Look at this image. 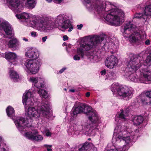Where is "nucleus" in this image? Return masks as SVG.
I'll return each instance as SVG.
<instances>
[{
  "label": "nucleus",
  "instance_id": "39",
  "mask_svg": "<svg viewBox=\"0 0 151 151\" xmlns=\"http://www.w3.org/2000/svg\"><path fill=\"white\" fill-rule=\"evenodd\" d=\"M36 141H41L43 139L42 136L40 135H36Z\"/></svg>",
  "mask_w": 151,
  "mask_h": 151
},
{
  "label": "nucleus",
  "instance_id": "55",
  "mask_svg": "<svg viewBox=\"0 0 151 151\" xmlns=\"http://www.w3.org/2000/svg\"><path fill=\"white\" fill-rule=\"evenodd\" d=\"M87 4H89L91 2V0H83Z\"/></svg>",
  "mask_w": 151,
  "mask_h": 151
},
{
  "label": "nucleus",
  "instance_id": "36",
  "mask_svg": "<svg viewBox=\"0 0 151 151\" xmlns=\"http://www.w3.org/2000/svg\"><path fill=\"white\" fill-rule=\"evenodd\" d=\"M121 111L120 114H119V117L121 119L125 120V115L124 114V111L123 109H122Z\"/></svg>",
  "mask_w": 151,
  "mask_h": 151
},
{
  "label": "nucleus",
  "instance_id": "41",
  "mask_svg": "<svg viewBox=\"0 0 151 151\" xmlns=\"http://www.w3.org/2000/svg\"><path fill=\"white\" fill-rule=\"evenodd\" d=\"M30 80L32 83H34V84L39 81V80L37 78L34 77L31 78Z\"/></svg>",
  "mask_w": 151,
  "mask_h": 151
},
{
  "label": "nucleus",
  "instance_id": "46",
  "mask_svg": "<svg viewBox=\"0 0 151 151\" xmlns=\"http://www.w3.org/2000/svg\"><path fill=\"white\" fill-rule=\"evenodd\" d=\"M129 112V107L126 108L124 110V112L126 114H128Z\"/></svg>",
  "mask_w": 151,
  "mask_h": 151
},
{
  "label": "nucleus",
  "instance_id": "64",
  "mask_svg": "<svg viewBox=\"0 0 151 151\" xmlns=\"http://www.w3.org/2000/svg\"><path fill=\"white\" fill-rule=\"evenodd\" d=\"M2 140V138L1 137H0V142H1Z\"/></svg>",
  "mask_w": 151,
  "mask_h": 151
},
{
  "label": "nucleus",
  "instance_id": "42",
  "mask_svg": "<svg viewBox=\"0 0 151 151\" xmlns=\"http://www.w3.org/2000/svg\"><path fill=\"white\" fill-rule=\"evenodd\" d=\"M81 57L77 54L75 55L73 57V59L75 60H79Z\"/></svg>",
  "mask_w": 151,
  "mask_h": 151
},
{
  "label": "nucleus",
  "instance_id": "34",
  "mask_svg": "<svg viewBox=\"0 0 151 151\" xmlns=\"http://www.w3.org/2000/svg\"><path fill=\"white\" fill-rule=\"evenodd\" d=\"M104 7L102 5H98L97 6L96 10L98 12V14H99L104 9Z\"/></svg>",
  "mask_w": 151,
  "mask_h": 151
},
{
  "label": "nucleus",
  "instance_id": "22",
  "mask_svg": "<svg viewBox=\"0 0 151 151\" xmlns=\"http://www.w3.org/2000/svg\"><path fill=\"white\" fill-rule=\"evenodd\" d=\"M37 132L36 131L32 134H30L29 132H27L25 133V136L30 140L36 141V135L37 134Z\"/></svg>",
  "mask_w": 151,
  "mask_h": 151
},
{
  "label": "nucleus",
  "instance_id": "7",
  "mask_svg": "<svg viewBox=\"0 0 151 151\" xmlns=\"http://www.w3.org/2000/svg\"><path fill=\"white\" fill-rule=\"evenodd\" d=\"M104 40V38L102 36L94 35L91 38L90 41L83 42L81 45V47L84 51H88L91 50L93 46L101 43Z\"/></svg>",
  "mask_w": 151,
  "mask_h": 151
},
{
  "label": "nucleus",
  "instance_id": "2",
  "mask_svg": "<svg viewBox=\"0 0 151 151\" xmlns=\"http://www.w3.org/2000/svg\"><path fill=\"white\" fill-rule=\"evenodd\" d=\"M84 114L88 116V119L93 123H97L99 118L97 113L91 106L85 104H81L78 106L73 108L70 116L73 118L76 117L78 114Z\"/></svg>",
  "mask_w": 151,
  "mask_h": 151
},
{
  "label": "nucleus",
  "instance_id": "57",
  "mask_svg": "<svg viewBox=\"0 0 151 151\" xmlns=\"http://www.w3.org/2000/svg\"><path fill=\"white\" fill-rule=\"evenodd\" d=\"M69 91L72 92H74L75 91V90L74 89H71L69 90Z\"/></svg>",
  "mask_w": 151,
  "mask_h": 151
},
{
  "label": "nucleus",
  "instance_id": "25",
  "mask_svg": "<svg viewBox=\"0 0 151 151\" xmlns=\"http://www.w3.org/2000/svg\"><path fill=\"white\" fill-rule=\"evenodd\" d=\"M16 16L18 19H23L24 20H25L29 17L28 14L26 13H24L21 14H16Z\"/></svg>",
  "mask_w": 151,
  "mask_h": 151
},
{
  "label": "nucleus",
  "instance_id": "28",
  "mask_svg": "<svg viewBox=\"0 0 151 151\" xmlns=\"http://www.w3.org/2000/svg\"><path fill=\"white\" fill-rule=\"evenodd\" d=\"M31 95V93L28 92L26 93H24L22 97V101L23 104L24 105H27V101L29 97V96Z\"/></svg>",
  "mask_w": 151,
  "mask_h": 151
},
{
  "label": "nucleus",
  "instance_id": "8",
  "mask_svg": "<svg viewBox=\"0 0 151 151\" xmlns=\"http://www.w3.org/2000/svg\"><path fill=\"white\" fill-rule=\"evenodd\" d=\"M26 121V119L22 117L14 120V122L19 130L22 131L25 129Z\"/></svg>",
  "mask_w": 151,
  "mask_h": 151
},
{
  "label": "nucleus",
  "instance_id": "33",
  "mask_svg": "<svg viewBox=\"0 0 151 151\" xmlns=\"http://www.w3.org/2000/svg\"><path fill=\"white\" fill-rule=\"evenodd\" d=\"M44 86V82H40V81H38L37 83L34 84V86L37 88H40L43 87Z\"/></svg>",
  "mask_w": 151,
  "mask_h": 151
},
{
  "label": "nucleus",
  "instance_id": "63",
  "mask_svg": "<svg viewBox=\"0 0 151 151\" xmlns=\"http://www.w3.org/2000/svg\"><path fill=\"white\" fill-rule=\"evenodd\" d=\"M57 1H58L59 3H61L62 2V0H56Z\"/></svg>",
  "mask_w": 151,
  "mask_h": 151
},
{
  "label": "nucleus",
  "instance_id": "21",
  "mask_svg": "<svg viewBox=\"0 0 151 151\" xmlns=\"http://www.w3.org/2000/svg\"><path fill=\"white\" fill-rule=\"evenodd\" d=\"M144 121V118L141 116H137L134 117L133 122L136 125H139L142 123Z\"/></svg>",
  "mask_w": 151,
  "mask_h": 151
},
{
  "label": "nucleus",
  "instance_id": "58",
  "mask_svg": "<svg viewBox=\"0 0 151 151\" xmlns=\"http://www.w3.org/2000/svg\"><path fill=\"white\" fill-rule=\"evenodd\" d=\"M23 40L25 41L26 42H27L28 41V39L26 38L25 37H23Z\"/></svg>",
  "mask_w": 151,
  "mask_h": 151
},
{
  "label": "nucleus",
  "instance_id": "6",
  "mask_svg": "<svg viewBox=\"0 0 151 151\" xmlns=\"http://www.w3.org/2000/svg\"><path fill=\"white\" fill-rule=\"evenodd\" d=\"M22 61V63L33 74L38 72L39 68L41 65V62L36 59H24Z\"/></svg>",
  "mask_w": 151,
  "mask_h": 151
},
{
  "label": "nucleus",
  "instance_id": "24",
  "mask_svg": "<svg viewBox=\"0 0 151 151\" xmlns=\"http://www.w3.org/2000/svg\"><path fill=\"white\" fill-rule=\"evenodd\" d=\"M144 12L147 17L149 16L151 18V4L145 6Z\"/></svg>",
  "mask_w": 151,
  "mask_h": 151
},
{
  "label": "nucleus",
  "instance_id": "16",
  "mask_svg": "<svg viewBox=\"0 0 151 151\" xmlns=\"http://www.w3.org/2000/svg\"><path fill=\"white\" fill-rule=\"evenodd\" d=\"M132 34L134 35V36H132L130 39V40L133 42H136L141 38V36L140 33L136 31H134V33H132Z\"/></svg>",
  "mask_w": 151,
  "mask_h": 151
},
{
  "label": "nucleus",
  "instance_id": "59",
  "mask_svg": "<svg viewBox=\"0 0 151 151\" xmlns=\"http://www.w3.org/2000/svg\"><path fill=\"white\" fill-rule=\"evenodd\" d=\"M109 4L110 5H111V3L110 2H106L105 3V5H106L107 4Z\"/></svg>",
  "mask_w": 151,
  "mask_h": 151
},
{
  "label": "nucleus",
  "instance_id": "20",
  "mask_svg": "<svg viewBox=\"0 0 151 151\" xmlns=\"http://www.w3.org/2000/svg\"><path fill=\"white\" fill-rule=\"evenodd\" d=\"M10 76L11 78L14 81H17L19 78V75L17 72L12 70H10L9 71Z\"/></svg>",
  "mask_w": 151,
  "mask_h": 151
},
{
  "label": "nucleus",
  "instance_id": "61",
  "mask_svg": "<svg viewBox=\"0 0 151 151\" xmlns=\"http://www.w3.org/2000/svg\"><path fill=\"white\" fill-rule=\"evenodd\" d=\"M110 73L111 76H113L114 74V73L112 72H111Z\"/></svg>",
  "mask_w": 151,
  "mask_h": 151
},
{
  "label": "nucleus",
  "instance_id": "38",
  "mask_svg": "<svg viewBox=\"0 0 151 151\" xmlns=\"http://www.w3.org/2000/svg\"><path fill=\"white\" fill-rule=\"evenodd\" d=\"M44 147L46 148L47 151H52V149L51 148L52 147V145H51L45 144L44 145Z\"/></svg>",
  "mask_w": 151,
  "mask_h": 151
},
{
  "label": "nucleus",
  "instance_id": "52",
  "mask_svg": "<svg viewBox=\"0 0 151 151\" xmlns=\"http://www.w3.org/2000/svg\"><path fill=\"white\" fill-rule=\"evenodd\" d=\"M31 35L32 36L35 37L36 35V32H31Z\"/></svg>",
  "mask_w": 151,
  "mask_h": 151
},
{
  "label": "nucleus",
  "instance_id": "29",
  "mask_svg": "<svg viewBox=\"0 0 151 151\" xmlns=\"http://www.w3.org/2000/svg\"><path fill=\"white\" fill-rule=\"evenodd\" d=\"M27 3L29 8L32 9L35 6L36 4V0H27Z\"/></svg>",
  "mask_w": 151,
  "mask_h": 151
},
{
  "label": "nucleus",
  "instance_id": "32",
  "mask_svg": "<svg viewBox=\"0 0 151 151\" xmlns=\"http://www.w3.org/2000/svg\"><path fill=\"white\" fill-rule=\"evenodd\" d=\"M40 27L43 31L50 30V28L47 27V22H44L40 25Z\"/></svg>",
  "mask_w": 151,
  "mask_h": 151
},
{
  "label": "nucleus",
  "instance_id": "60",
  "mask_svg": "<svg viewBox=\"0 0 151 151\" xmlns=\"http://www.w3.org/2000/svg\"><path fill=\"white\" fill-rule=\"evenodd\" d=\"M32 22L33 23V24L35 25H36L37 22L35 21V20L34 21H32Z\"/></svg>",
  "mask_w": 151,
  "mask_h": 151
},
{
  "label": "nucleus",
  "instance_id": "30",
  "mask_svg": "<svg viewBox=\"0 0 151 151\" xmlns=\"http://www.w3.org/2000/svg\"><path fill=\"white\" fill-rule=\"evenodd\" d=\"M89 144L88 142H86L79 149V151H86L88 149Z\"/></svg>",
  "mask_w": 151,
  "mask_h": 151
},
{
  "label": "nucleus",
  "instance_id": "40",
  "mask_svg": "<svg viewBox=\"0 0 151 151\" xmlns=\"http://www.w3.org/2000/svg\"><path fill=\"white\" fill-rule=\"evenodd\" d=\"M145 95L151 100V90L147 91L145 93Z\"/></svg>",
  "mask_w": 151,
  "mask_h": 151
},
{
  "label": "nucleus",
  "instance_id": "13",
  "mask_svg": "<svg viewBox=\"0 0 151 151\" xmlns=\"http://www.w3.org/2000/svg\"><path fill=\"white\" fill-rule=\"evenodd\" d=\"M117 142H125L127 145H129V142L131 141V139L129 136L126 137L119 135L116 138Z\"/></svg>",
  "mask_w": 151,
  "mask_h": 151
},
{
  "label": "nucleus",
  "instance_id": "43",
  "mask_svg": "<svg viewBox=\"0 0 151 151\" xmlns=\"http://www.w3.org/2000/svg\"><path fill=\"white\" fill-rule=\"evenodd\" d=\"M47 27H48L50 28V30L54 28V26L52 25L51 24H50L48 22H47Z\"/></svg>",
  "mask_w": 151,
  "mask_h": 151
},
{
  "label": "nucleus",
  "instance_id": "18",
  "mask_svg": "<svg viewBox=\"0 0 151 151\" xmlns=\"http://www.w3.org/2000/svg\"><path fill=\"white\" fill-rule=\"evenodd\" d=\"M17 57V55L13 52H9L5 54V58L9 61L14 60Z\"/></svg>",
  "mask_w": 151,
  "mask_h": 151
},
{
  "label": "nucleus",
  "instance_id": "50",
  "mask_svg": "<svg viewBox=\"0 0 151 151\" xmlns=\"http://www.w3.org/2000/svg\"><path fill=\"white\" fill-rule=\"evenodd\" d=\"M47 36H45L42 38V40L43 42H45L46 41V40L47 39Z\"/></svg>",
  "mask_w": 151,
  "mask_h": 151
},
{
  "label": "nucleus",
  "instance_id": "54",
  "mask_svg": "<svg viewBox=\"0 0 151 151\" xmlns=\"http://www.w3.org/2000/svg\"><path fill=\"white\" fill-rule=\"evenodd\" d=\"M107 151H119L117 149H111L107 150Z\"/></svg>",
  "mask_w": 151,
  "mask_h": 151
},
{
  "label": "nucleus",
  "instance_id": "23",
  "mask_svg": "<svg viewBox=\"0 0 151 151\" xmlns=\"http://www.w3.org/2000/svg\"><path fill=\"white\" fill-rule=\"evenodd\" d=\"M65 19L66 18L63 16L60 15L56 19L55 22L61 27Z\"/></svg>",
  "mask_w": 151,
  "mask_h": 151
},
{
  "label": "nucleus",
  "instance_id": "48",
  "mask_svg": "<svg viewBox=\"0 0 151 151\" xmlns=\"http://www.w3.org/2000/svg\"><path fill=\"white\" fill-rule=\"evenodd\" d=\"M101 75H104L106 73V70L105 69L101 71Z\"/></svg>",
  "mask_w": 151,
  "mask_h": 151
},
{
  "label": "nucleus",
  "instance_id": "49",
  "mask_svg": "<svg viewBox=\"0 0 151 151\" xmlns=\"http://www.w3.org/2000/svg\"><path fill=\"white\" fill-rule=\"evenodd\" d=\"M66 69V68H63L60 70L59 71V73H62L64 71H65Z\"/></svg>",
  "mask_w": 151,
  "mask_h": 151
},
{
  "label": "nucleus",
  "instance_id": "37",
  "mask_svg": "<svg viewBox=\"0 0 151 151\" xmlns=\"http://www.w3.org/2000/svg\"><path fill=\"white\" fill-rule=\"evenodd\" d=\"M41 93L43 97L45 99L47 98L48 97V94L46 91L44 90H42L41 92Z\"/></svg>",
  "mask_w": 151,
  "mask_h": 151
},
{
  "label": "nucleus",
  "instance_id": "1",
  "mask_svg": "<svg viewBox=\"0 0 151 151\" xmlns=\"http://www.w3.org/2000/svg\"><path fill=\"white\" fill-rule=\"evenodd\" d=\"M142 56L141 54L133 55L130 58L128 63V66L131 68H126L123 75L129 77L134 72L136 71L140 68V72L141 76H142L146 81H151V71L149 69V67L151 65V51L149 53L145 61H140Z\"/></svg>",
  "mask_w": 151,
  "mask_h": 151
},
{
  "label": "nucleus",
  "instance_id": "4",
  "mask_svg": "<svg viewBox=\"0 0 151 151\" xmlns=\"http://www.w3.org/2000/svg\"><path fill=\"white\" fill-rule=\"evenodd\" d=\"M50 105L47 103V104H43L41 106L38 107V109L40 111V114H38V111L33 107H29L27 109H25V111H27V114L30 117H37L40 115L45 116L48 114L50 110Z\"/></svg>",
  "mask_w": 151,
  "mask_h": 151
},
{
  "label": "nucleus",
  "instance_id": "12",
  "mask_svg": "<svg viewBox=\"0 0 151 151\" xmlns=\"http://www.w3.org/2000/svg\"><path fill=\"white\" fill-rule=\"evenodd\" d=\"M61 27L62 28H63L64 29H66L69 28V29L68 30L69 32H71L73 28L69 20L68 19H66Z\"/></svg>",
  "mask_w": 151,
  "mask_h": 151
},
{
  "label": "nucleus",
  "instance_id": "10",
  "mask_svg": "<svg viewBox=\"0 0 151 151\" xmlns=\"http://www.w3.org/2000/svg\"><path fill=\"white\" fill-rule=\"evenodd\" d=\"M0 29H3L8 37H10L12 35V29L10 25L5 23H0Z\"/></svg>",
  "mask_w": 151,
  "mask_h": 151
},
{
  "label": "nucleus",
  "instance_id": "35",
  "mask_svg": "<svg viewBox=\"0 0 151 151\" xmlns=\"http://www.w3.org/2000/svg\"><path fill=\"white\" fill-rule=\"evenodd\" d=\"M129 147V145H125L122 148L119 149L120 151H127Z\"/></svg>",
  "mask_w": 151,
  "mask_h": 151
},
{
  "label": "nucleus",
  "instance_id": "5",
  "mask_svg": "<svg viewBox=\"0 0 151 151\" xmlns=\"http://www.w3.org/2000/svg\"><path fill=\"white\" fill-rule=\"evenodd\" d=\"M111 89L114 94V93L116 92L119 95L127 99L131 97L132 94V91L125 86H119L114 85Z\"/></svg>",
  "mask_w": 151,
  "mask_h": 151
},
{
  "label": "nucleus",
  "instance_id": "17",
  "mask_svg": "<svg viewBox=\"0 0 151 151\" xmlns=\"http://www.w3.org/2000/svg\"><path fill=\"white\" fill-rule=\"evenodd\" d=\"M9 4L17 10L19 9V8L20 3L19 0H9Z\"/></svg>",
  "mask_w": 151,
  "mask_h": 151
},
{
  "label": "nucleus",
  "instance_id": "31",
  "mask_svg": "<svg viewBox=\"0 0 151 151\" xmlns=\"http://www.w3.org/2000/svg\"><path fill=\"white\" fill-rule=\"evenodd\" d=\"M85 53L84 50L81 47L78 48L77 50V54L80 56L81 58H83Z\"/></svg>",
  "mask_w": 151,
  "mask_h": 151
},
{
  "label": "nucleus",
  "instance_id": "62",
  "mask_svg": "<svg viewBox=\"0 0 151 151\" xmlns=\"http://www.w3.org/2000/svg\"><path fill=\"white\" fill-rule=\"evenodd\" d=\"M47 1L49 3L51 2L52 0H45Z\"/></svg>",
  "mask_w": 151,
  "mask_h": 151
},
{
  "label": "nucleus",
  "instance_id": "15",
  "mask_svg": "<svg viewBox=\"0 0 151 151\" xmlns=\"http://www.w3.org/2000/svg\"><path fill=\"white\" fill-rule=\"evenodd\" d=\"M26 55L29 58L35 59L37 58L39 55L37 52L33 51L32 50H29L27 51Z\"/></svg>",
  "mask_w": 151,
  "mask_h": 151
},
{
  "label": "nucleus",
  "instance_id": "45",
  "mask_svg": "<svg viewBox=\"0 0 151 151\" xmlns=\"http://www.w3.org/2000/svg\"><path fill=\"white\" fill-rule=\"evenodd\" d=\"M68 37L66 35H64L63 36V40L64 41L68 40Z\"/></svg>",
  "mask_w": 151,
  "mask_h": 151
},
{
  "label": "nucleus",
  "instance_id": "53",
  "mask_svg": "<svg viewBox=\"0 0 151 151\" xmlns=\"http://www.w3.org/2000/svg\"><path fill=\"white\" fill-rule=\"evenodd\" d=\"M90 95V92H86V96L87 97H89Z\"/></svg>",
  "mask_w": 151,
  "mask_h": 151
},
{
  "label": "nucleus",
  "instance_id": "19",
  "mask_svg": "<svg viewBox=\"0 0 151 151\" xmlns=\"http://www.w3.org/2000/svg\"><path fill=\"white\" fill-rule=\"evenodd\" d=\"M6 111L7 115L11 118L12 119L15 115V111L14 109L9 106L7 108Z\"/></svg>",
  "mask_w": 151,
  "mask_h": 151
},
{
  "label": "nucleus",
  "instance_id": "56",
  "mask_svg": "<svg viewBox=\"0 0 151 151\" xmlns=\"http://www.w3.org/2000/svg\"><path fill=\"white\" fill-rule=\"evenodd\" d=\"M0 151H7V150H6V149L4 148H1L0 147Z\"/></svg>",
  "mask_w": 151,
  "mask_h": 151
},
{
  "label": "nucleus",
  "instance_id": "51",
  "mask_svg": "<svg viewBox=\"0 0 151 151\" xmlns=\"http://www.w3.org/2000/svg\"><path fill=\"white\" fill-rule=\"evenodd\" d=\"M51 133L50 132L48 131L46 132V135L47 137H50L51 136Z\"/></svg>",
  "mask_w": 151,
  "mask_h": 151
},
{
  "label": "nucleus",
  "instance_id": "9",
  "mask_svg": "<svg viewBox=\"0 0 151 151\" xmlns=\"http://www.w3.org/2000/svg\"><path fill=\"white\" fill-rule=\"evenodd\" d=\"M117 61V58L114 55H111L107 58L105 61V64L106 66L110 68H112L116 64Z\"/></svg>",
  "mask_w": 151,
  "mask_h": 151
},
{
  "label": "nucleus",
  "instance_id": "26",
  "mask_svg": "<svg viewBox=\"0 0 151 151\" xmlns=\"http://www.w3.org/2000/svg\"><path fill=\"white\" fill-rule=\"evenodd\" d=\"M134 17L135 18H137L139 19L142 18L145 21L147 19V17L145 14V12L144 14L141 13H136L134 15Z\"/></svg>",
  "mask_w": 151,
  "mask_h": 151
},
{
  "label": "nucleus",
  "instance_id": "44",
  "mask_svg": "<svg viewBox=\"0 0 151 151\" xmlns=\"http://www.w3.org/2000/svg\"><path fill=\"white\" fill-rule=\"evenodd\" d=\"M150 40L149 39L147 40L145 42V45H148L150 44Z\"/></svg>",
  "mask_w": 151,
  "mask_h": 151
},
{
  "label": "nucleus",
  "instance_id": "3",
  "mask_svg": "<svg viewBox=\"0 0 151 151\" xmlns=\"http://www.w3.org/2000/svg\"><path fill=\"white\" fill-rule=\"evenodd\" d=\"M124 14L121 10L112 9L111 12L104 17L105 20L109 22L111 25L114 26H119L124 22L123 19Z\"/></svg>",
  "mask_w": 151,
  "mask_h": 151
},
{
  "label": "nucleus",
  "instance_id": "14",
  "mask_svg": "<svg viewBox=\"0 0 151 151\" xmlns=\"http://www.w3.org/2000/svg\"><path fill=\"white\" fill-rule=\"evenodd\" d=\"M18 42L17 40L14 38L11 39L8 43V46L12 50H15L17 49Z\"/></svg>",
  "mask_w": 151,
  "mask_h": 151
},
{
  "label": "nucleus",
  "instance_id": "47",
  "mask_svg": "<svg viewBox=\"0 0 151 151\" xmlns=\"http://www.w3.org/2000/svg\"><path fill=\"white\" fill-rule=\"evenodd\" d=\"M77 26L78 27V29L81 30V29L83 27V25L82 24H81L80 25H77Z\"/></svg>",
  "mask_w": 151,
  "mask_h": 151
},
{
  "label": "nucleus",
  "instance_id": "11",
  "mask_svg": "<svg viewBox=\"0 0 151 151\" xmlns=\"http://www.w3.org/2000/svg\"><path fill=\"white\" fill-rule=\"evenodd\" d=\"M134 28L130 21L126 22L124 27V32L126 34H129L130 33H134Z\"/></svg>",
  "mask_w": 151,
  "mask_h": 151
},
{
  "label": "nucleus",
  "instance_id": "27",
  "mask_svg": "<svg viewBox=\"0 0 151 151\" xmlns=\"http://www.w3.org/2000/svg\"><path fill=\"white\" fill-rule=\"evenodd\" d=\"M141 101L143 105H147L148 104L151 103V100L147 96H144L141 98Z\"/></svg>",
  "mask_w": 151,
  "mask_h": 151
}]
</instances>
